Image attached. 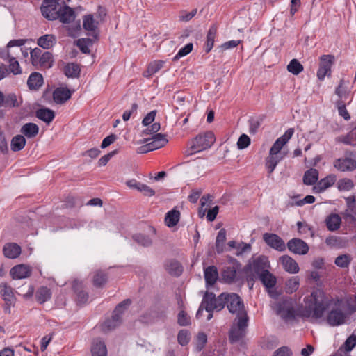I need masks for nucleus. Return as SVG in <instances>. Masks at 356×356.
<instances>
[{"mask_svg": "<svg viewBox=\"0 0 356 356\" xmlns=\"http://www.w3.org/2000/svg\"><path fill=\"white\" fill-rule=\"evenodd\" d=\"M273 309L285 321L292 320L298 316L316 323L325 321L330 326L334 327L344 324L347 319L341 303L334 302L320 289H315L305 296L297 310L294 309L290 300L276 303Z\"/></svg>", "mask_w": 356, "mask_h": 356, "instance_id": "f257e3e1", "label": "nucleus"}, {"mask_svg": "<svg viewBox=\"0 0 356 356\" xmlns=\"http://www.w3.org/2000/svg\"><path fill=\"white\" fill-rule=\"evenodd\" d=\"M268 258L265 256H259L252 258L243 270L250 289L253 287L254 280L259 278L273 296L270 289L275 286L277 280L276 277L268 270Z\"/></svg>", "mask_w": 356, "mask_h": 356, "instance_id": "f03ea898", "label": "nucleus"}, {"mask_svg": "<svg viewBox=\"0 0 356 356\" xmlns=\"http://www.w3.org/2000/svg\"><path fill=\"white\" fill-rule=\"evenodd\" d=\"M293 134L294 129H288L270 147L268 156L265 160V166L269 174L274 171L277 164L285 157L286 153L282 151V148L289 141Z\"/></svg>", "mask_w": 356, "mask_h": 356, "instance_id": "7ed1b4c3", "label": "nucleus"}, {"mask_svg": "<svg viewBox=\"0 0 356 356\" xmlns=\"http://www.w3.org/2000/svg\"><path fill=\"white\" fill-rule=\"evenodd\" d=\"M225 302V293L220 294L218 298H216L215 295L212 293H207L204 295L202 303L197 312V318H200L202 315L203 311L205 310L208 312L207 319L209 321L213 317V311H220L224 308Z\"/></svg>", "mask_w": 356, "mask_h": 356, "instance_id": "20e7f679", "label": "nucleus"}, {"mask_svg": "<svg viewBox=\"0 0 356 356\" xmlns=\"http://www.w3.org/2000/svg\"><path fill=\"white\" fill-rule=\"evenodd\" d=\"M215 140V136L211 131H207L202 134H200L188 143V146L184 151V154L188 156L207 149L211 147Z\"/></svg>", "mask_w": 356, "mask_h": 356, "instance_id": "39448f33", "label": "nucleus"}, {"mask_svg": "<svg viewBox=\"0 0 356 356\" xmlns=\"http://www.w3.org/2000/svg\"><path fill=\"white\" fill-rule=\"evenodd\" d=\"M106 15L105 10L99 8L98 11L94 14H88L83 18V27L88 32L89 35L95 39L98 36V26L104 21Z\"/></svg>", "mask_w": 356, "mask_h": 356, "instance_id": "423d86ee", "label": "nucleus"}, {"mask_svg": "<svg viewBox=\"0 0 356 356\" xmlns=\"http://www.w3.org/2000/svg\"><path fill=\"white\" fill-rule=\"evenodd\" d=\"M130 305V300H126L120 303L115 309L111 319L106 320L102 325L104 331H108L118 326L121 323V316Z\"/></svg>", "mask_w": 356, "mask_h": 356, "instance_id": "0eeeda50", "label": "nucleus"}, {"mask_svg": "<svg viewBox=\"0 0 356 356\" xmlns=\"http://www.w3.org/2000/svg\"><path fill=\"white\" fill-rule=\"evenodd\" d=\"M226 303L229 312L235 314L237 318L248 316L243 302L237 294L226 293Z\"/></svg>", "mask_w": 356, "mask_h": 356, "instance_id": "6e6552de", "label": "nucleus"}, {"mask_svg": "<svg viewBox=\"0 0 356 356\" xmlns=\"http://www.w3.org/2000/svg\"><path fill=\"white\" fill-rule=\"evenodd\" d=\"M60 0H44L41 6L42 15L49 20L57 19L58 13L63 4L59 3Z\"/></svg>", "mask_w": 356, "mask_h": 356, "instance_id": "1a4fd4ad", "label": "nucleus"}, {"mask_svg": "<svg viewBox=\"0 0 356 356\" xmlns=\"http://www.w3.org/2000/svg\"><path fill=\"white\" fill-rule=\"evenodd\" d=\"M248 316L244 315L243 317L236 318L229 333V339L232 343L237 341L243 337L248 326Z\"/></svg>", "mask_w": 356, "mask_h": 356, "instance_id": "9d476101", "label": "nucleus"}, {"mask_svg": "<svg viewBox=\"0 0 356 356\" xmlns=\"http://www.w3.org/2000/svg\"><path fill=\"white\" fill-rule=\"evenodd\" d=\"M334 62V57L332 55H323L320 58L319 68L317 72V77L323 81L326 76L331 75V68Z\"/></svg>", "mask_w": 356, "mask_h": 356, "instance_id": "9b49d317", "label": "nucleus"}, {"mask_svg": "<svg viewBox=\"0 0 356 356\" xmlns=\"http://www.w3.org/2000/svg\"><path fill=\"white\" fill-rule=\"evenodd\" d=\"M288 249L293 253L305 255L309 252V248L307 243L300 238H293L287 243Z\"/></svg>", "mask_w": 356, "mask_h": 356, "instance_id": "f8f14e48", "label": "nucleus"}, {"mask_svg": "<svg viewBox=\"0 0 356 356\" xmlns=\"http://www.w3.org/2000/svg\"><path fill=\"white\" fill-rule=\"evenodd\" d=\"M263 239L268 246L277 251L282 252L286 248L284 241L277 234L265 233Z\"/></svg>", "mask_w": 356, "mask_h": 356, "instance_id": "ddd939ff", "label": "nucleus"}, {"mask_svg": "<svg viewBox=\"0 0 356 356\" xmlns=\"http://www.w3.org/2000/svg\"><path fill=\"white\" fill-rule=\"evenodd\" d=\"M279 263L284 270L291 274H296L299 272L298 263L290 256L283 255L279 258Z\"/></svg>", "mask_w": 356, "mask_h": 356, "instance_id": "4468645a", "label": "nucleus"}, {"mask_svg": "<svg viewBox=\"0 0 356 356\" xmlns=\"http://www.w3.org/2000/svg\"><path fill=\"white\" fill-rule=\"evenodd\" d=\"M167 143L168 140L164 135L157 134L153 136L151 142L146 144L145 147H141V149L144 148V149L141 150L140 152H145L159 149L163 147Z\"/></svg>", "mask_w": 356, "mask_h": 356, "instance_id": "2eb2a0df", "label": "nucleus"}, {"mask_svg": "<svg viewBox=\"0 0 356 356\" xmlns=\"http://www.w3.org/2000/svg\"><path fill=\"white\" fill-rule=\"evenodd\" d=\"M336 181L337 176L335 175H328L325 177L321 179L318 182H317V184L314 186L313 191L316 193H321L327 188L332 186Z\"/></svg>", "mask_w": 356, "mask_h": 356, "instance_id": "dca6fc26", "label": "nucleus"}, {"mask_svg": "<svg viewBox=\"0 0 356 356\" xmlns=\"http://www.w3.org/2000/svg\"><path fill=\"white\" fill-rule=\"evenodd\" d=\"M334 166L342 172L352 171L356 168V162L351 158H341L334 161Z\"/></svg>", "mask_w": 356, "mask_h": 356, "instance_id": "f3484780", "label": "nucleus"}, {"mask_svg": "<svg viewBox=\"0 0 356 356\" xmlns=\"http://www.w3.org/2000/svg\"><path fill=\"white\" fill-rule=\"evenodd\" d=\"M31 268L24 264H19L13 267L10 270V275L14 280L24 279L31 275Z\"/></svg>", "mask_w": 356, "mask_h": 356, "instance_id": "a211bd4d", "label": "nucleus"}, {"mask_svg": "<svg viewBox=\"0 0 356 356\" xmlns=\"http://www.w3.org/2000/svg\"><path fill=\"white\" fill-rule=\"evenodd\" d=\"M58 17L62 23L63 24H69L72 22L75 19V13L74 11L70 8L69 6L63 4L62 7L60 8V11L58 13Z\"/></svg>", "mask_w": 356, "mask_h": 356, "instance_id": "6ab92c4d", "label": "nucleus"}, {"mask_svg": "<svg viewBox=\"0 0 356 356\" xmlns=\"http://www.w3.org/2000/svg\"><path fill=\"white\" fill-rule=\"evenodd\" d=\"M72 92L66 87L57 88L53 93L54 101L56 104H63L72 96Z\"/></svg>", "mask_w": 356, "mask_h": 356, "instance_id": "aec40b11", "label": "nucleus"}, {"mask_svg": "<svg viewBox=\"0 0 356 356\" xmlns=\"http://www.w3.org/2000/svg\"><path fill=\"white\" fill-rule=\"evenodd\" d=\"M0 295L6 305H11L15 302L13 289L5 282L0 284Z\"/></svg>", "mask_w": 356, "mask_h": 356, "instance_id": "412c9836", "label": "nucleus"}, {"mask_svg": "<svg viewBox=\"0 0 356 356\" xmlns=\"http://www.w3.org/2000/svg\"><path fill=\"white\" fill-rule=\"evenodd\" d=\"M3 254L9 259H15L21 254V247L15 243H6L3 248Z\"/></svg>", "mask_w": 356, "mask_h": 356, "instance_id": "4be33fe9", "label": "nucleus"}, {"mask_svg": "<svg viewBox=\"0 0 356 356\" xmlns=\"http://www.w3.org/2000/svg\"><path fill=\"white\" fill-rule=\"evenodd\" d=\"M56 42V38L54 35L47 34L38 39V44L44 49L51 48Z\"/></svg>", "mask_w": 356, "mask_h": 356, "instance_id": "5701e85b", "label": "nucleus"}, {"mask_svg": "<svg viewBox=\"0 0 356 356\" xmlns=\"http://www.w3.org/2000/svg\"><path fill=\"white\" fill-rule=\"evenodd\" d=\"M39 131V127L34 123H26L21 128V133L28 138L35 137Z\"/></svg>", "mask_w": 356, "mask_h": 356, "instance_id": "b1692460", "label": "nucleus"}, {"mask_svg": "<svg viewBox=\"0 0 356 356\" xmlns=\"http://www.w3.org/2000/svg\"><path fill=\"white\" fill-rule=\"evenodd\" d=\"M36 116L47 124H49L54 119L55 113L49 108H41L36 111Z\"/></svg>", "mask_w": 356, "mask_h": 356, "instance_id": "393cba45", "label": "nucleus"}, {"mask_svg": "<svg viewBox=\"0 0 356 356\" xmlns=\"http://www.w3.org/2000/svg\"><path fill=\"white\" fill-rule=\"evenodd\" d=\"M207 285H213L218 277L217 268L213 266H208L204 270Z\"/></svg>", "mask_w": 356, "mask_h": 356, "instance_id": "a878e982", "label": "nucleus"}, {"mask_svg": "<svg viewBox=\"0 0 356 356\" xmlns=\"http://www.w3.org/2000/svg\"><path fill=\"white\" fill-rule=\"evenodd\" d=\"M179 218L180 212L173 209L165 214V223L168 227H172L178 223Z\"/></svg>", "mask_w": 356, "mask_h": 356, "instance_id": "bb28decb", "label": "nucleus"}, {"mask_svg": "<svg viewBox=\"0 0 356 356\" xmlns=\"http://www.w3.org/2000/svg\"><path fill=\"white\" fill-rule=\"evenodd\" d=\"M91 352L92 356H106L107 349L103 341L97 339L92 343Z\"/></svg>", "mask_w": 356, "mask_h": 356, "instance_id": "cd10ccee", "label": "nucleus"}, {"mask_svg": "<svg viewBox=\"0 0 356 356\" xmlns=\"http://www.w3.org/2000/svg\"><path fill=\"white\" fill-rule=\"evenodd\" d=\"M43 83V77L38 72L32 73L27 81V84L31 89H38Z\"/></svg>", "mask_w": 356, "mask_h": 356, "instance_id": "c85d7f7f", "label": "nucleus"}, {"mask_svg": "<svg viewBox=\"0 0 356 356\" xmlns=\"http://www.w3.org/2000/svg\"><path fill=\"white\" fill-rule=\"evenodd\" d=\"M341 218L336 213L330 215L326 219V225L330 231L337 230L341 225Z\"/></svg>", "mask_w": 356, "mask_h": 356, "instance_id": "c756f323", "label": "nucleus"}, {"mask_svg": "<svg viewBox=\"0 0 356 356\" xmlns=\"http://www.w3.org/2000/svg\"><path fill=\"white\" fill-rule=\"evenodd\" d=\"M22 103L21 99L17 98L15 94L10 93L6 96L3 95L2 106L4 107H17Z\"/></svg>", "mask_w": 356, "mask_h": 356, "instance_id": "7c9ffc66", "label": "nucleus"}, {"mask_svg": "<svg viewBox=\"0 0 356 356\" xmlns=\"http://www.w3.org/2000/svg\"><path fill=\"white\" fill-rule=\"evenodd\" d=\"M318 178V170L314 168H311L305 172L303 177V181L307 185H313L317 181Z\"/></svg>", "mask_w": 356, "mask_h": 356, "instance_id": "2f4dec72", "label": "nucleus"}, {"mask_svg": "<svg viewBox=\"0 0 356 356\" xmlns=\"http://www.w3.org/2000/svg\"><path fill=\"white\" fill-rule=\"evenodd\" d=\"M236 277V269L234 266L225 267L222 272V277L225 282H232Z\"/></svg>", "mask_w": 356, "mask_h": 356, "instance_id": "473e14b6", "label": "nucleus"}, {"mask_svg": "<svg viewBox=\"0 0 356 356\" xmlns=\"http://www.w3.org/2000/svg\"><path fill=\"white\" fill-rule=\"evenodd\" d=\"M26 145V139L24 136L17 135L11 140V149L17 152L22 149Z\"/></svg>", "mask_w": 356, "mask_h": 356, "instance_id": "72a5a7b5", "label": "nucleus"}, {"mask_svg": "<svg viewBox=\"0 0 356 356\" xmlns=\"http://www.w3.org/2000/svg\"><path fill=\"white\" fill-rule=\"evenodd\" d=\"M164 63V61L162 60H156L151 63L149 65L147 71L144 73V75L146 77H149L154 74L158 72L161 68H163Z\"/></svg>", "mask_w": 356, "mask_h": 356, "instance_id": "f704fd0d", "label": "nucleus"}, {"mask_svg": "<svg viewBox=\"0 0 356 356\" xmlns=\"http://www.w3.org/2000/svg\"><path fill=\"white\" fill-rule=\"evenodd\" d=\"M51 293L50 290L45 286H42L38 289L36 293L37 300L40 303H44L50 299Z\"/></svg>", "mask_w": 356, "mask_h": 356, "instance_id": "c9c22d12", "label": "nucleus"}, {"mask_svg": "<svg viewBox=\"0 0 356 356\" xmlns=\"http://www.w3.org/2000/svg\"><path fill=\"white\" fill-rule=\"evenodd\" d=\"M64 73L67 77H77L80 73L79 66L75 63H69L65 67Z\"/></svg>", "mask_w": 356, "mask_h": 356, "instance_id": "e433bc0d", "label": "nucleus"}, {"mask_svg": "<svg viewBox=\"0 0 356 356\" xmlns=\"http://www.w3.org/2000/svg\"><path fill=\"white\" fill-rule=\"evenodd\" d=\"M216 35V28L215 26H212L209 29L207 36V42L205 46L206 52H209L213 47L214 40Z\"/></svg>", "mask_w": 356, "mask_h": 356, "instance_id": "4c0bfd02", "label": "nucleus"}, {"mask_svg": "<svg viewBox=\"0 0 356 356\" xmlns=\"http://www.w3.org/2000/svg\"><path fill=\"white\" fill-rule=\"evenodd\" d=\"M53 57L51 53L44 52L38 61V66L43 68H50L52 66Z\"/></svg>", "mask_w": 356, "mask_h": 356, "instance_id": "58836bf2", "label": "nucleus"}, {"mask_svg": "<svg viewBox=\"0 0 356 356\" xmlns=\"http://www.w3.org/2000/svg\"><path fill=\"white\" fill-rule=\"evenodd\" d=\"M352 261V257L349 254H341L338 256L334 261V264L339 268H348Z\"/></svg>", "mask_w": 356, "mask_h": 356, "instance_id": "ea45409f", "label": "nucleus"}, {"mask_svg": "<svg viewBox=\"0 0 356 356\" xmlns=\"http://www.w3.org/2000/svg\"><path fill=\"white\" fill-rule=\"evenodd\" d=\"M303 69L302 65L297 59L291 60L287 65L288 71L294 75L299 74L303 71Z\"/></svg>", "mask_w": 356, "mask_h": 356, "instance_id": "a19ab883", "label": "nucleus"}, {"mask_svg": "<svg viewBox=\"0 0 356 356\" xmlns=\"http://www.w3.org/2000/svg\"><path fill=\"white\" fill-rule=\"evenodd\" d=\"M92 44L93 40L90 38H81L79 39L76 42V45L84 54H88L90 52V48L92 47Z\"/></svg>", "mask_w": 356, "mask_h": 356, "instance_id": "79ce46f5", "label": "nucleus"}, {"mask_svg": "<svg viewBox=\"0 0 356 356\" xmlns=\"http://www.w3.org/2000/svg\"><path fill=\"white\" fill-rule=\"evenodd\" d=\"M226 241V232L225 229H220L217 235L216 241V248L218 253L223 252L224 243Z\"/></svg>", "mask_w": 356, "mask_h": 356, "instance_id": "37998d69", "label": "nucleus"}, {"mask_svg": "<svg viewBox=\"0 0 356 356\" xmlns=\"http://www.w3.org/2000/svg\"><path fill=\"white\" fill-rule=\"evenodd\" d=\"M300 285L298 277H292L286 282V290L287 293H292L298 290Z\"/></svg>", "mask_w": 356, "mask_h": 356, "instance_id": "c03bdc74", "label": "nucleus"}, {"mask_svg": "<svg viewBox=\"0 0 356 356\" xmlns=\"http://www.w3.org/2000/svg\"><path fill=\"white\" fill-rule=\"evenodd\" d=\"M353 182L351 179L344 178L337 182V188L341 191H348L353 188Z\"/></svg>", "mask_w": 356, "mask_h": 356, "instance_id": "a18cd8bd", "label": "nucleus"}, {"mask_svg": "<svg viewBox=\"0 0 356 356\" xmlns=\"http://www.w3.org/2000/svg\"><path fill=\"white\" fill-rule=\"evenodd\" d=\"M212 201L211 196L207 195L206 196H203L200 200L201 207L199 209V216L200 217H203L205 215V213L207 210V207Z\"/></svg>", "mask_w": 356, "mask_h": 356, "instance_id": "49530a36", "label": "nucleus"}, {"mask_svg": "<svg viewBox=\"0 0 356 356\" xmlns=\"http://www.w3.org/2000/svg\"><path fill=\"white\" fill-rule=\"evenodd\" d=\"M193 45L192 43H188L184 47L181 48L177 54L174 56L173 60H177L179 58L188 55L193 50Z\"/></svg>", "mask_w": 356, "mask_h": 356, "instance_id": "de8ad7c7", "label": "nucleus"}, {"mask_svg": "<svg viewBox=\"0 0 356 356\" xmlns=\"http://www.w3.org/2000/svg\"><path fill=\"white\" fill-rule=\"evenodd\" d=\"M207 341V335L204 333L200 332L197 334L195 342V349L197 351H200L202 350L204 346H205Z\"/></svg>", "mask_w": 356, "mask_h": 356, "instance_id": "09e8293b", "label": "nucleus"}, {"mask_svg": "<svg viewBox=\"0 0 356 356\" xmlns=\"http://www.w3.org/2000/svg\"><path fill=\"white\" fill-rule=\"evenodd\" d=\"M191 339V334L186 330H181L178 333L177 340L180 345H186Z\"/></svg>", "mask_w": 356, "mask_h": 356, "instance_id": "8fccbe9b", "label": "nucleus"}, {"mask_svg": "<svg viewBox=\"0 0 356 356\" xmlns=\"http://www.w3.org/2000/svg\"><path fill=\"white\" fill-rule=\"evenodd\" d=\"M341 141L346 145H356V128L347 136L342 137Z\"/></svg>", "mask_w": 356, "mask_h": 356, "instance_id": "3c124183", "label": "nucleus"}, {"mask_svg": "<svg viewBox=\"0 0 356 356\" xmlns=\"http://www.w3.org/2000/svg\"><path fill=\"white\" fill-rule=\"evenodd\" d=\"M250 144V138L246 134H242L237 142L238 148L243 149L248 147Z\"/></svg>", "mask_w": 356, "mask_h": 356, "instance_id": "603ef678", "label": "nucleus"}, {"mask_svg": "<svg viewBox=\"0 0 356 356\" xmlns=\"http://www.w3.org/2000/svg\"><path fill=\"white\" fill-rule=\"evenodd\" d=\"M8 61L9 62V69L14 74H19L21 73L19 64L15 58L10 57Z\"/></svg>", "mask_w": 356, "mask_h": 356, "instance_id": "864d4df0", "label": "nucleus"}, {"mask_svg": "<svg viewBox=\"0 0 356 356\" xmlns=\"http://www.w3.org/2000/svg\"><path fill=\"white\" fill-rule=\"evenodd\" d=\"M20 292L19 294H22L25 299H29L32 297L34 288L31 285L24 286L19 289Z\"/></svg>", "mask_w": 356, "mask_h": 356, "instance_id": "5fc2aeb1", "label": "nucleus"}, {"mask_svg": "<svg viewBox=\"0 0 356 356\" xmlns=\"http://www.w3.org/2000/svg\"><path fill=\"white\" fill-rule=\"evenodd\" d=\"M42 54V51L38 48H35L31 51V60L34 66H38V61Z\"/></svg>", "mask_w": 356, "mask_h": 356, "instance_id": "6e6d98bb", "label": "nucleus"}, {"mask_svg": "<svg viewBox=\"0 0 356 356\" xmlns=\"http://www.w3.org/2000/svg\"><path fill=\"white\" fill-rule=\"evenodd\" d=\"M134 240L139 244L143 246H148L151 244V239L143 234H136L134 236Z\"/></svg>", "mask_w": 356, "mask_h": 356, "instance_id": "4d7b16f0", "label": "nucleus"}, {"mask_svg": "<svg viewBox=\"0 0 356 356\" xmlns=\"http://www.w3.org/2000/svg\"><path fill=\"white\" fill-rule=\"evenodd\" d=\"M106 280V277L105 274L101 271H98L94 276L93 282L95 286H100L105 283Z\"/></svg>", "mask_w": 356, "mask_h": 356, "instance_id": "13d9d810", "label": "nucleus"}, {"mask_svg": "<svg viewBox=\"0 0 356 356\" xmlns=\"http://www.w3.org/2000/svg\"><path fill=\"white\" fill-rule=\"evenodd\" d=\"M251 249V245L250 244L241 242L238 243L237 245V248L236 250L235 254L237 256L242 255L245 252H250Z\"/></svg>", "mask_w": 356, "mask_h": 356, "instance_id": "bf43d9fd", "label": "nucleus"}, {"mask_svg": "<svg viewBox=\"0 0 356 356\" xmlns=\"http://www.w3.org/2000/svg\"><path fill=\"white\" fill-rule=\"evenodd\" d=\"M356 346V335H350L344 343V348L346 351H350Z\"/></svg>", "mask_w": 356, "mask_h": 356, "instance_id": "052dcab7", "label": "nucleus"}, {"mask_svg": "<svg viewBox=\"0 0 356 356\" xmlns=\"http://www.w3.org/2000/svg\"><path fill=\"white\" fill-rule=\"evenodd\" d=\"M178 323L181 326H186L190 323V318L184 311H180L178 314Z\"/></svg>", "mask_w": 356, "mask_h": 356, "instance_id": "680f3d73", "label": "nucleus"}, {"mask_svg": "<svg viewBox=\"0 0 356 356\" xmlns=\"http://www.w3.org/2000/svg\"><path fill=\"white\" fill-rule=\"evenodd\" d=\"M197 14V9H193L191 12L183 11L179 15V19L184 22H188Z\"/></svg>", "mask_w": 356, "mask_h": 356, "instance_id": "e2e57ef3", "label": "nucleus"}, {"mask_svg": "<svg viewBox=\"0 0 356 356\" xmlns=\"http://www.w3.org/2000/svg\"><path fill=\"white\" fill-rule=\"evenodd\" d=\"M138 191L147 197H152L155 194V191L151 187L143 183L139 188Z\"/></svg>", "mask_w": 356, "mask_h": 356, "instance_id": "0e129e2a", "label": "nucleus"}, {"mask_svg": "<svg viewBox=\"0 0 356 356\" xmlns=\"http://www.w3.org/2000/svg\"><path fill=\"white\" fill-rule=\"evenodd\" d=\"M291 350L286 346H282L275 351L273 356H291Z\"/></svg>", "mask_w": 356, "mask_h": 356, "instance_id": "69168bd1", "label": "nucleus"}, {"mask_svg": "<svg viewBox=\"0 0 356 356\" xmlns=\"http://www.w3.org/2000/svg\"><path fill=\"white\" fill-rule=\"evenodd\" d=\"M155 116H156L155 111H152L149 112L143 120V122H142L144 126L149 125L151 123H152L154 122V120L155 119Z\"/></svg>", "mask_w": 356, "mask_h": 356, "instance_id": "338daca9", "label": "nucleus"}, {"mask_svg": "<svg viewBox=\"0 0 356 356\" xmlns=\"http://www.w3.org/2000/svg\"><path fill=\"white\" fill-rule=\"evenodd\" d=\"M219 207L218 206L213 207L207 211V218L209 221H213L218 213Z\"/></svg>", "mask_w": 356, "mask_h": 356, "instance_id": "774afa93", "label": "nucleus"}]
</instances>
